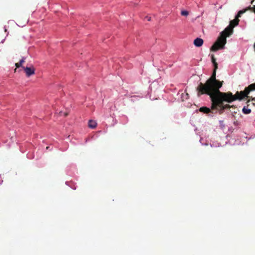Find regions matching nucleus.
Here are the masks:
<instances>
[{
    "label": "nucleus",
    "instance_id": "2eb2a0df",
    "mask_svg": "<svg viewBox=\"0 0 255 255\" xmlns=\"http://www.w3.org/2000/svg\"><path fill=\"white\" fill-rule=\"evenodd\" d=\"M146 18H147V20H148V21H150V17H148V16H146Z\"/></svg>",
    "mask_w": 255,
    "mask_h": 255
},
{
    "label": "nucleus",
    "instance_id": "f8f14e48",
    "mask_svg": "<svg viewBox=\"0 0 255 255\" xmlns=\"http://www.w3.org/2000/svg\"><path fill=\"white\" fill-rule=\"evenodd\" d=\"M212 62L214 65V67L215 69H218V64L216 62V59L213 55L211 56Z\"/></svg>",
    "mask_w": 255,
    "mask_h": 255
},
{
    "label": "nucleus",
    "instance_id": "ddd939ff",
    "mask_svg": "<svg viewBox=\"0 0 255 255\" xmlns=\"http://www.w3.org/2000/svg\"><path fill=\"white\" fill-rule=\"evenodd\" d=\"M181 14L183 16H187L189 14V12L187 10H182Z\"/></svg>",
    "mask_w": 255,
    "mask_h": 255
},
{
    "label": "nucleus",
    "instance_id": "f03ea898",
    "mask_svg": "<svg viewBox=\"0 0 255 255\" xmlns=\"http://www.w3.org/2000/svg\"><path fill=\"white\" fill-rule=\"evenodd\" d=\"M228 94L227 92H222L218 91V93L211 95L210 96L212 102L211 109L212 111H218L220 114H222L226 109H229L233 107V105L231 106L229 104H224V102L231 103L233 102H228L226 95Z\"/></svg>",
    "mask_w": 255,
    "mask_h": 255
},
{
    "label": "nucleus",
    "instance_id": "f3484780",
    "mask_svg": "<svg viewBox=\"0 0 255 255\" xmlns=\"http://www.w3.org/2000/svg\"><path fill=\"white\" fill-rule=\"evenodd\" d=\"M67 115V114L65 113V116H66Z\"/></svg>",
    "mask_w": 255,
    "mask_h": 255
},
{
    "label": "nucleus",
    "instance_id": "39448f33",
    "mask_svg": "<svg viewBox=\"0 0 255 255\" xmlns=\"http://www.w3.org/2000/svg\"><path fill=\"white\" fill-rule=\"evenodd\" d=\"M22 68L25 71L26 76L28 77L35 74V69L32 66L31 67H22Z\"/></svg>",
    "mask_w": 255,
    "mask_h": 255
},
{
    "label": "nucleus",
    "instance_id": "1a4fd4ad",
    "mask_svg": "<svg viewBox=\"0 0 255 255\" xmlns=\"http://www.w3.org/2000/svg\"><path fill=\"white\" fill-rule=\"evenodd\" d=\"M97 123L93 120H90L88 123V126L90 128H94L97 127Z\"/></svg>",
    "mask_w": 255,
    "mask_h": 255
},
{
    "label": "nucleus",
    "instance_id": "4468645a",
    "mask_svg": "<svg viewBox=\"0 0 255 255\" xmlns=\"http://www.w3.org/2000/svg\"><path fill=\"white\" fill-rule=\"evenodd\" d=\"M253 102L251 103V102L250 103V104H252L253 106H255V101H253Z\"/></svg>",
    "mask_w": 255,
    "mask_h": 255
},
{
    "label": "nucleus",
    "instance_id": "423d86ee",
    "mask_svg": "<svg viewBox=\"0 0 255 255\" xmlns=\"http://www.w3.org/2000/svg\"><path fill=\"white\" fill-rule=\"evenodd\" d=\"M203 40L200 38H197L194 41V44L197 47L201 46L203 45Z\"/></svg>",
    "mask_w": 255,
    "mask_h": 255
},
{
    "label": "nucleus",
    "instance_id": "7ed1b4c3",
    "mask_svg": "<svg viewBox=\"0 0 255 255\" xmlns=\"http://www.w3.org/2000/svg\"><path fill=\"white\" fill-rule=\"evenodd\" d=\"M239 19L236 17L235 19L230 21L228 26L221 33L217 41L210 48L211 51H216L219 49H223L227 42V37L230 36L233 32V28L239 24Z\"/></svg>",
    "mask_w": 255,
    "mask_h": 255
},
{
    "label": "nucleus",
    "instance_id": "9d476101",
    "mask_svg": "<svg viewBox=\"0 0 255 255\" xmlns=\"http://www.w3.org/2000/svg\"><path fill=\"white\" fill-rule=\"evenodd\" d=\"M249 106H245L243 109H242V112L244 114H249L251 113V110L250 109H249L248 108V107Z\"/></svg>",
    "mask_w": 255,
    "mask_h": 255
},
{
    "label": "nucleus",
    "instance_id": "9b49d317",
    "mask_svg": "<svg viewBox=\"0 0 255 255\" xmlns=\"http://www.w3.org/2000/svg\"><path fill=\"white\" fill-rule=\"evenodd\" d=\"M25 58L23 57L19 62L15 63V66L16 68L22 67V64L25 62Z\"/></svg>",
    "mask_w": 255,
    "mask_h": 255
},
{
    "label": "nucleus",
    "instance_id": "20e7f679",
    "mask_svg": "<svg viewBox=\"0 0 255 255\" xmlns=\"http://www.w3.org/2000/svg\"><path fill=\"white\" fill-rule=\"evenodd\" d=\"M255 91V83L252 84L249 86L246 87L244 91L240 92L237 91L235 95L231 92H227L228 94L226 95L227 96V101L228 102H234L236 100L241 101L245 98L248 99L247 101V104L248 106H250V103L252 101H255V97L249 96V94L251 92Z\"/></svg>",
    "mask_w": 255,
    "mask_h": 255
},
{
    "label": "nucleus",
    "instance_id": "dca6fc26",
    "mask_svg": "<svg viewBox=\"0 0 255 255\" xmlns=\"http://www.w3.org/2000/svg\"><path fill=\"white\" fill-rule=\"evenodd\" d=\"M254 1V0H253L252 1H251V3L253 4V2Z\"/></svg>",
    "mask_w": 255,
    "mask_h": 255
},
{
    "label": "nucleus",
    "instance_id": "0eeeda50",
    "mask_svg": "<svg viewBox=\"0 0 255 255\" xmlns=\"http://www.w3.org/2000/svg\"><path fill=\"white\" fill-rule=\"evenodd\" d=\"M212 109H210L209 108H207L206 107H202L199 109V111L205 114H209L210 113H213V112L211 111Z\"/></svg>",
    "mask_w": 255,
    "mask_h": 255
},
{
    "label": "nucleus",
    "instance_id": "6e6552de",
    "mask_svg": "<svg viewBox=\"0 0 255 255\" xmlns=\"http://www.w3.org/2000/svg\"><path fill=\"white\" fill-rule=\"evenodd\" d=\"M248 10H252V7H251V6H249L248 7H247V8L245 9H243V10H240L237 15H236V17L237 18H239V17H241V15L243 14V13H244L246 11Z\"/></svg>",
    "mask_w": 255,
    "mask_h": 255
},
{
    "label": "nucleus",
    "instance_id": "f257e3e1",
    "mask_svg": "<svg viewBox=\"0 0 255 255\" xmlns=\"http://www.w3.org/2000/svg\"><path fill=\"white\" fill-rule=\"evenodd\" d=\"M214 69L212 75L208 79L205 84L200 83L196 88L197 91V96L200 97L201 95L206 94L209 96L218 93L220 91V88L223 86V81H220L216 79V70Z\"/></svg>",
    "mask_w": 255,
    "mask_h": 255
}]
</instances>
